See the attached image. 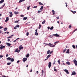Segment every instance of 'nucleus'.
I'll return each mask as SVG.
<instances>
[{
    "instance_id": "nucleus-1",
    "label": "nucleus",
    "mask_w": 77,
    "mask_h": 77,
    "mask_svg": "<svg viewBox=\"0 0 77 77\" xmlns=\"http://www.w3.org/2000/svg\"><path fill=\"white\" fill-rule=\"evenodd\" d=\"M49 45V46L50 47H55V45H53V44H51L50 43H49V44H47V45Z\"/></svg>"
},
{
    "instance_id": "nucleus-2",
    "label": "nucleus",
    "mask_w": 77,
    "mask_h": 77,
    "mask_svg": "<svg viewBox=\"0 0 77 77\" xmlns=\"http://www.w3.org/2000/svg\"><path fill=\"white\" fill-rule=\"evenodd\" d=\"M73 62H74V64H75V66H77V61L76 60L74 59L73 60Z\"/></svg>"
},
{
    "instance_id": "nucleus-3",
    "label": "nucleus",
    "mask_w": 77,
    "mask_h": 77,
    "mask_svg": "<svg viewBox=\"0 0 77 77\" xmlns=\"http://www.w3.org/2000/svg\"><path fill=\"white\" fill-rule=\"evenodd\" d=\"M76 74V73L74 71H73L72 72V74L71 75H75Z\"/></svg>"
},
{
    "instance_id": "nucleus-4",
    "label": "nucleus",
    "mask_w": 77,
    "mask_h": 77,
    "mask_svg": "<svg viewBox=\"0 0 77 77\" xmlns=\"http://www.w3.org/2000/svg\"><path fill=\"white\" fill-rule=\"evenodd\" d=\"M48 66L49 68H50V67L51 66V62H49Z\"/></svg>"
},
{
    "instance_id": "nucleus-5",
    "label": "nucleus",
    "mask_w": 77,
    "mask_h": 77,
    "mask_svg": "<svg viewBox=\"0 0 77 77\" xmlns=\"http://www.w3.org/2000/svg\"><path fill=\"white\" fill-rule=\"evenodd\" d=\"M27 60V58H24L23 59V62H26V60Z\"/></svg>"
},
{
    "instance_id": "nucleus-6",
    "label": "nucleus",
    "mask_w": 77,
    "mask_h": 77,
    "mask_svg": "<svg viewBox=\"0 0 77 77\" xmlns=\"http://www.w3.org/2000/svg\"><path fill=\"white\" fill-rule=\"evenodd\" d=\"M37 31H38L37 29L35 30V35H36V36H38V32H37Z\"/></svg>"
},
{
    "instance_id": "nucleus-7",
    "label": "nucleus",
    "mask_w": 77,
    "mask_h": 77,
    "mask_svg": "<svg viewBox=\"0 0 77 77\" xmlns=\"http://www.w3.org/2000/svg\"><path fill=\"white\" fill-rule=\"evenodd\" d=\"M19 49L20 50H22L23 48V47H22V45H21L19 47Z\"/></svg>"
},
{
    "instance_id": "nucleus-8",
    "label": "nucleus",
    "mask_w": 77,
    "mask_h": 77,
    "mask_svg": "<svg viewBox=\"0 0 77 77\" xmlns=\"http://www.w3.org/2000/svg\"><path fill=\"white\" fill-rule=\"evenodd\" d=\"M6 44L8 45V47H10L11 46V43H6Z\"/></svg>"
},
{
    "instance_id": "nucleus-9",
    "label": "nucleus",
    "mask_w": 77,
    "mask_h": 77,
    "mask_svg": "<svg viewBox=\"0 0 77 77\" xmlns=\"http://www.w3.org/2000/svg\"><path fill=\"white\" fill-rule=\"evenodd\" d=\"M64 71L67 73V74H69V72H68V70L65 69H64Z\"/></svg>"
},
{
    "instance_id": "nucleus-10",
    "label": "nucleus",
    "mask_w": 77,
    "mask_h": 77,
    "mask_svg": "<svg viewBox=\"0 0 77 77\" xmlns=\"http://www.w3.org/2000/svg\"><path fill=\"white\" fill-rule=\"evenodd\" d=\"M9 21V18L8 17H7L6 18V20H5V22H7Z\"/></svg>"
},
{
    "instance_id": "nucleus-11",
    "label": "nucleus",
    "mask_w": 77,
    "mask_h": 77,
    "mask_svg": "<svg viewBox=\"0 0 77 77\" xmlns=\"http://www.w3.org/2000/svg\"><path fill=\"white\" fill-rule=\"evenodd\" d=\"M66 53H67V54H69V49H67L66 52Z\"/></svg>"
},
{
    "instance_id": "nucleus-12",
    "label": "nucleus",
    "mask_w": 77,
    "mask_h": 77,
    "mask_svg": "<svg viewBox=\"0 0 77 77\" xmlns=\"http://www.w3.org/2000/svg\"><path fill=\"white\" fill-rule=\"evenodd\" d=\"M5 48V46H2L0 47V49H3V48Z\"/></svg>"
},
{
    "instance_id": "nucleus-13",
    "label": "nucleus",
    "mask_w": 77,
    "mask_h": 77,
    "mask_svg": "<svg viewBox=\"0 0 77 77\" xmlns=\"http://www.w3.org/2000/svg\"><path fill=\"white\" fill-rule=\"evenodd\" d=\"M24 1H25V0H20L19 1V3H21V2H24Z\"/></svg>"
},
{
    "instance_id": "nucleus-14",
    "label": "nucleus",
    "mask_w": 77,
    "mask_h": 77,
    "mask_svg": "<svg viewBox=\"0 0 77 77\" xmlns=\"http://www.w3.org/2000/svg\"><path fill=\"white\" fill-rule=\"evenodd\" d=\"M4 0H2L1 1H0V4H2V3H3V2H4Z\"/></svg>"
},
{
    "instance_id": "nucleus-15",
    "label": "nucleus",
    "mask_w": 77,
    "mask_h": 77,
    "mask_svg": "<svg viewBox=\"0 0 77 77\" xmlns=\"http://www.w3.org/2000/svg\"><path fill=\"white\" fill-rule=\"evenodd\" d=\"M53 36H59V35H58L57 34H53Z\"/></svg>"
},
{
    "instance_id": "nucleus-16",
    "label": "nucleus",
    "mask_w": 77,
    "mask_h": 77,
    "mask_svg": "<svg viewBox=\"0 0 77 77\" xmlns=\"http://www.w3.org/2000/svg\"><path fill=\"white\" fill-rule=\"evenodd\" d=\"M50 56H51V55L49 54L47 56V57H46V58H47V59H48L49 57H50Z\"/></svg>"
},
{
    "instance_id": "nucleus-17",
    "label": "nucleus",
    "mask_w": 77,
    "mask_h": 77,
    "mask_svg": "<svg viewBox=\"0 0 77 77\" xmlns=\"http://www.w3.org/2000/svg\"><path fill=\"white\" fill-rule=\"evenodd\" d=\"M43 8H44V7L43 6H42L41 7V8H40V10H42L43 9Z\"/></svg>"
},
{
    "instance_id": "nucleus-18",
    "label": "nucleus",
    "mask_w": 77,
    "mask_h": 77,
    "mask_svg": "<svg viewBox=\"0 0 77 77\" xmlns=\"http://www.w3.org/2000/svg\"><path fill=\"white\" fill-rule=\"evenodd\" d=\"M27 19V17H23V20H26Z\"/></svg>"
},
{
    "instance_id": "nucleus-19",
    "label": "nucleus",
    "mask_w": 77,
    "mask_h": 77,
    "mask_svg": "<svg viewBox=\"0 0 77 77\" xmlns=\"http://www.w3.org/2000/svg\"><path fill=\"white\" fill-rule=\"evenodd\" d=\"M10 60L11 62H14V58H11Z\"/></svg>"
},
{
    "instance_id": "nucleus-20",
    "label": "nucleus",
    "mask_w": 77,
    "mask_h": 77,
    "mask_svg": "<svg viewBox=\"0 0 77 77\" xmlns=\"http://www.w3.org/2000/svg\"><path fill=\"white\" fill-rule=\"evenodd\" d=\"M50 50H48L47 52V54H50Z\"/></svg>"
},
{
    "instance_id": "nucleus-21",
    "label": "nucleus",
    "mask_w": 77,
    "mask_h": 77,
    "mask_svg": "<svg viewBox=\"0 0 77 77\" xmlns=\"http://www.w3.org/2000/svg\"><path fill=\"white\" fill-rule=\"evenodd\" d=\"M26 57H29V54H27Z\"/></svg>"
},
{
    "instance_id": "nucleus-22",
    "label": "nucleus",
    "mask_w": 77,
    "mask_h": 77,
    "mask_svg": "<svg viewBox=\"0 0 77 77\" xmlns=\"http://www.w3.org/2000/svg\"><path fill=\"white\" fill-rule=\"evenodd\" d=\"M44 71L43 70H42V77L43 75V73H44Z\"/></svg>"
},
{
    "instance_id": "nucleus-23",
    "label": "nucleus",
    "mask_w": 77,
    "mask_h": 77,
    "mask_svg": "<svg viewBox=\"0 0 77 77\" xmlns=\"http://www.w3.org/2000/svg\"><path fill=\"white\" fill-rule=\"evenodd\" d=\"M52 12L53 13V15H54L55 14V11L54 10L52 11Z\"/></svg>"
},
{
    "instance_id": "nucleus-24",
    "label": "nucleus",
    "mask_w": 77,
    "mask_h": 77,
    "mask_svg": "<svg viewBox=\"0 0 77 77\" xmlns=\"http://www.w3.org/2000/svg\"><path fill=\"white\" fill-rule=\"evenodd\" d=\"M18 13H19V12H17V11H15L14 12V14L16 15L17 14H18Z\"/></svg>"
},
{
    "instance_id": "nucleus-25",
    "label": "nucleus",
    "mask_w": 77,
    "mask_h": 77,
    "mask_svg": "<svg viewBox=\"0 0 77 77\" xmlns=\"http://www.w3.org/2000/svg\"><path fill=\"white\" fill-rule=\"evenodd\" d=\"M11 58L10 57H8L7 58V60H11Z\"/></svg>"
},
{
    "instance_id": "nucleus-26",
    "label": "nucleus",
    "mask_w": 77,
    "mask_h": 77,
    "mask_svg": "<svg viewBox=\"0 0 77 77\" xmlns=\"http://www.w3.org/2000/svg\"><path fill=\"white\" fill-rule=\"evenodd\" d=\"M7 28L5 27L4 29V31H6V30H7Z\"/></svg>"
},
{
    "instance_id": "nucleus-27",
    "label": "nucleus",
    "mask_w": 77,
    "mask_h": 77,
    "mask_svg": "<svg viewBox=\"0 0 77 77\" xmlns=\"http://www.w3.org/2000/svg\"><path fill=\"white\" fill-rule=\"evenodd\" d=\"M66 63L67 65H70V63H69V61H68V62H66Z\"/></svg>"
},
{
    "instance_id": "nucleus-28",
    "label": "nucleus",
    "mask_w": 77,
    "mask_h": 77,
    "mask_svg": "<svg viewBox=\"0 0 77 77\" xmlns=\"http://www.w3.org/2000/svg\"><path fill=\"white\" fill-rule=\"evenodd\" d=\"M73 13V14H75V13H76V11H71Z\"/></svg>"
},
{
    "instance_id": "nucleus-29",
    "label": "nucleus",
    "mask_w": 77,
    "mask_h": 77,
    "mask_svg": "<svg viewBox=\"0 0 77 77\" xmlns=\"http://www.w3.org/2000/svg\"><path fill=\"white\" fill-rule=\"evenodd\" d=\"M72 47L73 48H74V49H75V45H72Z\"/></svg>"
},
{
    "instance_id": "nucleus-30",
    "label": "nucleus",
    "mask_w": 77,
    "mask_h": 77,
    "mask_svg": "<svg viewBox=\"0 0 77 77\" xmlns=\"http://www.w3.org/2000/svg\"><path fill=\"white\" fill-rule=\"evenodd\" d=\"M15 52H16V53H17V52H18V48H17L16 49Z\"/></svg>"
},
{
    "instance_id": "nucleus-31",
    "label": "nucleus",
    "mask_w": 77,
    "mask_h": 77,
    "mask_svg": "<svg viewBox=\"0 0 77 77\" xmlns=\"http://www.w3.org/2000/svg\"><path fill=\"white\" fill-rule=\"evenodd\" d=\"M54 28V27L53 26H52L51 27V28H50V29L51 30H53Z\"/></svg>"
},
{
    "instance_id": "nucleus-32",
    "label": "nucleus",
    "mask_w": 77,
    "mask_h": 77,
    "mask_svg": "<svg viewBox=\"0 0 77 77\" xmlns=\"http://www.w3.org/2000/svg\"><path fill=\"white\" fill-rule=\"evenodd\" d=\"M11 63H7V65H11Z\"/></svg>"
},
{
    "instance_id": "nucleus-33",
    "label": "nucleus",
    "mask_w": 77,
    "mask_h": 77,
    "mask_svg": "<svg viewBox=\"0 0 77 77\" xmlns=\"http://www.w3.org/2000/svg\"><path fill=\"white\" fill-rule=\"evenodd\" d=\"M57 62L58 63L59 65L60 64V60H58Z\"/></svg>"
},
{
    "instance_id": "nucleus-34",
    "label": "nucleus",
    "mask_w": 77,
    "mask_h": 77,
    "mask_svg": "<svg viewBox=\"0 0 77 77\" xmlns=\"http://www.w3.org/2000/svg\"><path fill=\"white\" fill-rule=\"evenodd\" d=\"M39 5H43V4H42V3H41V2H39Z\"/></svg>"
},
{
    "instance_id": "nucleus-35",
    "label": "nucleus",
    "mask_w": 77,
    "mask_h": 77,
    "mask_svg": "<svg viewBox=\"0 0 77 77\" xmlns=\"http://www.w3.org/2000/svg\"><path fill=\"white\" fill-rule=\"evenodd\" d=\"M66 48H65V49H64V50L63 51V53H65V51H66Z\"/></svg>"
},
{
    "instance_id": "nucleus-36",
    "label": "nucleus",
    "mask_w": 77,
    "mask_h": 77,
    "mask_svg": "<svg viewBox=\"0 0 77 77\" xmlns=\"http://www.w3.org/2000/svg\"><path fill=\"white\" fill-rule=\"evenodd\" d=\"M45 23V20H44V21H43L42 23V24H44Z\"/></svg>"
},
{
    "instance_id": "nucleus-37",
    "label": "nucleus",
    "mask_w": 77,
    "mask_h": 77,
    "mask_svg": "<svg viewBox=\"0 0 77 77\" xmlns=\"http://www.w3.org/2000/svg\"><path fill=\"white\" fill-rule=\"evenodd\" d=\"M3 28V26H0V29Z\"/></svg>"
},
{
    "instance_id": "nucleus-38",
    "label": "nucleus",
    "mask_w": 77,
    "mask_h": 77,
    "mask_svg": "<svg viewBox=\"0 0 77 77\" xmlns=\"http://www.w3.org/2000/svg\"><path fill=\"white\" fill-rule=\"evenodd\" d=\"M30 6H29L27 7V10H29V9L30 8Z\"/></svg>"
},
{
    "instance_id": "nucleus-39",
    "label": "nucleus",
    "mask_w": 77,
    "mask_h": 77,
    "mask_svg": "<svg viewBox=\"0 0 77 77\" xmlns=\"http://www.w3.org/2000/svg\"><path fill=\"white\" fill-rule=\"evenodd\" d=\"M13 15L12 14H10L9 15V17H12Z\"/></svg>"
},
{
    "instance_id": "nucleus-40",
    "label": "nucleus",
    "mask_w": 77,
    "mask_h": 77,
    "mask_svg": "<svg viewBox=\"0 0 77 77\" xmlns=\"http://www.w3.org/2000/svg\"><path fill=\"white\" fill-rule=\"evenodd\" d=\"M16 27H20V25H17L16 26Z\"/></svg>"
},
{
    "instance_id": "nucleus-41",
    "label": "nucleus",
    "mask_w": 77,
    "mask_h": 77,
    "mask_svg": "<svg viewBox=\"0 0 77 77\" xmlns=\"http://www.w3.org/2000/svg\"><path fill=\"white\" fill-rule=\"evenodd\" d=\"M39 27H38V29H40L41 28V24H39Z\"/></svg>"
},
{
    "instance_id": "nucleus-42",
    "label": "nucleus",
    "mask_w": 77,
    "mask_h": 77,
    "mask_svg": "<svg viewBox=\"0 0 77 77\" xmlns=\"http://www.w3.org/2000/svg\"><path fill=\"white\" fill-rule=\"evenodd\" d=\"M3 55H0V59H1L2 57H3Z\"/></svg>"
},
{
    "instance_id": "nucleus-43",
    "label": "nucleus",
    "mask_w": 77,
    "mask_h": 77,
    "mask_svg": "<svg viewBox=\"0 0 77 77\" xmlns=\"http://www.w3.org/2000/svg\"><path fill=\"white\" fill-rule=\"evenodd\" d=\"M24 15H20V17H24Z\"/></svg>"
},
{
    "instance_id": "nucleus-44",
    "label": "nucleus",
    "mask_w": 77,
    "mask_h": 77,
    "mask_svg": "<svg viewBox=\"0 0 77 77\" xmlns=\"http://www.w3.org/2000/svg\"><path fill=\"white\" fill-rule=\"evenodd\" d=\"M20 62V60H18L17 62V63H18Z\"/></svg>"
},
{
    "instance_id": "nucleus-45",
    "label": "nucleus",
    "mask_w": 77,
    "mask_h": 77,
    "mask_svg": "<svg viewBox=\"0 0 77 77\" xmlns=\"http://www.w3.org/2000/svg\"><path fill=\"white\" fill-rule=\"evenodd\" d=\"M53 51H52L51 52H50V54H51V53H53Z\"/></svg>"
},
{
    "instance_id": "nucleus-46",
    "label": "nucleus",
    "mask_w": 77,
    "mask_h": 77,
    "mask_svg": "<svg viewBox=\"0 0 77 77\" xmlns=\"http://www.w3.org/2000/svg\"><path fill=\"white\" fill-rule=\"evenodd\" d=\"M9 14H10V15H11V14H12V12H9Z\"/></svg>"
},
{
    "instance_id": "nucleus-47",
    "label": "nucleus",
    "mask_w": 77,
    "mask_h": 77,
    "mask_svg": "<svg viewBox=\"0 0 77 77\" xmlns=\"http://www.w3.org/2000/svg\"><path fill=\"white\" fill-rule=\"evenodd\" d=\"M29 32H27L26 33V35H27V36H28L29 35Z\"/></svg>"
},
{
    "instance_id": "nucleus-48",
    "label": "nucleus",
    "mask_w": 77,
    "mask_h": 77,
    "mask_svg": "<svg viewBox=\"0 0 77 77\" xmlns=\"http://www.w3.org/2000/svg\"><path fill=\"white\" fill-rule=\"evenodd\" d=\"M17 26H15L14 28V29H17Z\"/></svg>"
},
{
    "instance_id": "nucleus-49",
    "label": "nucleus",
    "mask_w": 77,
    "mask_h": 77,
    "mask_svg": "<svg viewBox=\"0 0 77 77\" xmlns=\"http://www.w3.org/2000/svg\"><path fill=\"white\" fill-rule=\"evenodd\" d=\"M37 8V6H35L33 7V8Z\"/></svg>"
},
{
    "instance_id": "nucleus-50",
    "label": "nucleus",
    "mask_w": 77,
    "mask_h": 77,
    "mask_svg": "<svg viewBox=\"0 0 77 77\" xmlns=\"http://www.w3.org/2000/svg\"><path fill=\"white\" fill-rule=\"evenodd\" d=\"M76 30H77V29L73 31V32L72 33H74V32Z\"/></svg>"
},
{
    "instance_id": "nucleus-51",
    "label": "nucleus",
    "mask_w": 77,
    "mask_h": 77,
    "mask_svg": "<svg viewBox=\"0 0 77 77\" xmlns=\"http://www.w3.org/2000/svg\"><path fill=\"white\" fill-rule=\"evenodd\" d=\"M14 23H18V21H15L14 22Z\"/></svg>"
},
{
    "instance_id": "nucleus-52",
    "label": "nucleus",
    "mask_w": 77,
    "mask_h": 77,
    "mask_svg": "<svg viewBox=\"0 0 77 77\" xmlns=\"http://www.w3.org/2000/svg\"><path fill=\"white\" fill-rule=\"evenodd\" d=\"M54 71H56V72H57V70H56V69H54Z\"/></svg>"
},
{
    "instance_id": "nucleus-53",
    "label": "nucleus",
    "mask_w": 77,
    "mask_h": 77,
    "mask_svg": "<svg viewBox=\"0 0 77 77\" xmlns=\"http://www.w3.org/2000/svg\"><path fill=\"white\" fill-rule=\"evenodd\" d=\"M55 63H56V61H54V63H53V65H54V64H55Z\"/></svg>"
},
{
    "instance_id": "nucleus-54",
    "label": "nucleus",
    "mask_w": 77,
    "mask_h": 77,
    "mask_svg": "<svg viewBox=\"0 0 77 77\" xmlns=\"http://www.w3.org/2000/svg\"><path fill=\"white\" fill-rule=\"evenodd\" d=\"M41 12V11H38V13H40V12Z\"/></svg>"
},
{
    "instance_id": "nucleus-55",
    "label": "nucleus",
    "mask_w": 77,
    "mask_h": 77,
    "mask_svg": "<svg viewBox=\"0 0 77 77\" xmlns=\"http://www.w3.org/2000/svg\"><path fill=\"white\" fill-rule=\"evenodd\" d=\"M69 28H71V26L69 25Z\"/></svg>"
},
{
    "instance_id": "nucleus-56",
    "label": "nucleus",
    "mask_w": 77,
    "mask_h": 77,
    "mask_svg": "<svg viewBox=\"0 0 77 77\" xmlns=\"http://www.w3.org/2000/svg\"><path fill=\"white\" fill-rule=\"evenodd\" d=\"M57 42H55L54 44H57Z\"/></svg>"
},
{
    "instance_id": "nucleus-57",
    "label": "nucleus",
    "mask_w": 77,
    "mask_h": 77,
    "mask_svg": "<svg viewBox=\"0 0 77 77\" xmlns=\"http://www.w3.org/2000/svg\"><path fill=\"white\" fill-rule=\"evenodd\" d=\"M5 6V3L4 4V5H3V7H4V6Z\"/></svg>"
},
{
    "instance_id": "nucleus-58",
    "label": "nucleus",
    "mask_w": 77,
    "mask_h": 77,
    "mask_svg": "<svg viewBox=\"0 0 77 77\" xmlns=\"http://www.w3.org/2000/svg\"><path fill=\"white\" fill-rule=\"evenodd\" d=\"M8 56H9V55L8 54H7L6 56V57H8Z\"/></svg>"
},
{
    "instance_id": "nucleus-59",
    "label": "nucleus",
    "mask_w": 77,
    "mask_h": 77,
    "mask_svg": "<svg viewBox=\"0 0 77 77\" xmlns=\"http://www.w3.org/2000/svg\"><path fill=\"white\" fill-rule=\"evenodd\" d=\"M56 18L57 19H59V17H57Z\"/></svg>"
},
{
    "instance_id": "nucleus-60",
    "label": "nucleus",
    "mask_w": 77,
    "mask_h": 77,
    "mask_svg": "<svg viewBox=\"0 0 77 77\" xmlns=\"http://www.w3.org/2000/svg\"><path fill=\"white\" fill-rule=\"evenodd\" d=\"M48 30H49V29H50V27L48 26Z\"/></svg>"
},
{
    "instance_id": "nucleus-61",
    "label": "nucleus",
    "mask_w": 77,
    "mask_h": 77,
    "mask_svg": "<svg viewBox=\"0 0 77 77\" xmlns=\"http://www.w3.org/2000/svg\"><path fill=\"white\" fill-rule=\"evenodd\" d=\"M17 41V40L16 39V40H15L14 41V42H15Z\"/></svg>"
},
{
    "instance_id": "nucleus-62",
    "label": "nucleus",
    "mask_w": 77,
    "mask_h": 77,
    "mask_svg": "<svg viewBox=\"0 0 77 77\" xmlns=\"http://www.w3.org/2000/svg\"><path fill=\"white\" fill-rule=\"evenodd\" d=\"M12 38V36H9V38Z\"/></svg>"
},
{
    "instance_id": "nucleus-63",
    "label": "nucleus",
    "mask_w": 77,
    "mask_h": 77,
    "mask_svg": "<svg viewBox=\"0 0 77 77\" xmlns=\"http://www.w3.org/2000/svg\"><path fill=\"white\" fill-rule=\"evenodd\" d=\"M38 71H37L36 72V73H37V74H38Z\"/></svg>"
},
{
    "instance_id": "nucleus-64",
    "label": "nucleus",
    "mask_w": 77,
    "mask_h": 77,
    "mask_svg": "<svg viewBox=\"0 0 77 77\" xmlns=\"http://www.w3.org/2000/svg\"><path fill=\"white\" fill-rule=\"evenodd\" d=\"M20 39V38H17V39H16V40H18V39Z\"/></svg>"
}]
</instances>
